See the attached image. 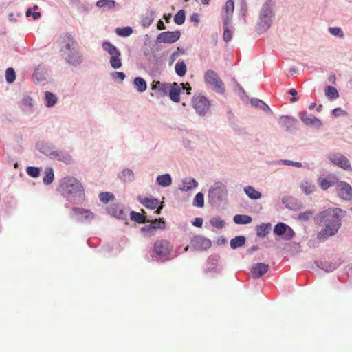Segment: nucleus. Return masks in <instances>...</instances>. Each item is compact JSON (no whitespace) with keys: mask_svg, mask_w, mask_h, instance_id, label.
I'll list each match as a JSON object with an SVG mask.
<instances>
[{"mask_svg":"<svg viewBox=\"0 0 352 352\" xmlns=\"http://www.w3.org/2000/svg\"><path fill=\"white\" fill-rule=\"evenodd\" d=\"M342 213V210L336 208L327 209L317 214L316 223L324 226V228L317 234L318 239L325 240L337 233L341 226Z\"/></svg>","mask_w":352,"mask_h":352,"instance_id":"nucleus-1","label":"nucleus"},{"mask_svg":"<svg viewBox=\"0 0 352 352\" xmlns=\"http://www.w3.org/2000/svg\"><path fill=\"white\" fill-rule=\"evenodd\" d=\"M61 190L67 194L75 195L83 192L81 183L74 177H64L60 184Z\"/></svg>","mask_w":352,"mask_h":352,"instance_id":"nucleus-2","label":"nucleus"},{"mask_svg":"<svg viewBox=\"0 0 352 352\" xmlns=\"http://www.w3.org/2000/svg\"><path fill=\"white\" fill-rule=\"evenodd\" d=\"M102 48L111 56V66L114 69H118L121 67V54L120 52L116 48V47L111 44L110 42L106 41L102 43Z\"/></svg>","mask_w":352,"mask_h":352,"instance_id":"nucleus-3","label":"nucleus"},{"mask_svg":"<svg viewBox=\"0 0 352 352\" xmlns=\"http://www.w3.org/2000/svg\"><path fill=\"white\" fill-rule=\"evenodd\" d=\"M272 11L267 8H263L258 22V30L261 32L267 30L272 22Z\"/></svg>","mask_w":352,"mask_h":352,"instance_id":"nucleus-4","label":"nucleus"},{"mask_svg":"<svg viewBox=\"0 0 352 352\" xmlns=\"http://www.w3.org/2000/svg\"><path fill=\"white\" fill-rule=\"evenodd\" d=\"M329 159L333 164L337 165L342 169L347 170H351L352 169L348 159L341 153H331L329 155Z\"/></svg>","mask_w":352,"mask_h":352,"instance_id":"nucleus-5","label":"nucleus"},{"mask_svg":"<svg viewBox=\"0 0 352 352\" xmlns=\"http://www.w3.org/2000/svg\"><path fill=\"white\" fill-rule=\"evenodd\" d=\"M173 249L170 242L166 240L156 241L153 245L154 252L160 256L168 255Z\"/></svg>","mask_w":352,"mask_h":352,"instance_id":"nucleus-6","label":"nucleus"},{"mask_svg":"<svg viewBox=\"0 0 352 352\" xmlns=\"http://www.w3.org/2000/svg\"><path fill=\"white\" fill-rule=\"evenodd\" d=\"M192 104L197 112L202 115L209 109L210 102L205 96H197L193 98Z\"/></svg>","mask_w":352,"mask_h":352,"instance_id":"nucleus-7","label":"nucleus"},{"mask_svg":"<svg viewBox=\"0 0 352 352\" xmlns=\"http://www.w3.org/2000/svg\"><path fill=\"white\" fill-rule=\"evenodd\" d=\"M180 35L179 31L164 32L157 36V40L160 43H173L179 40Z\"/></svg>","mask_w":352,"mask_h":352,"instance_id":"nucleus-8","label":"nucleus"},{"mask_svg":"<svg viewBox=\"0 0 352 352\" xmlns=\"http://www.w3.org/2000/svg\"><path fill=\"white\" fill-rule=\"evenodd\" d=\"M204 79L208 85L215 88H221L223 84L217 73L212 70H208L205 73Z\"/></svg>","mask_w":352,"mask_h":352,"instance_id":"nucleus-9","label":"nucleus"},{"mask_svg":"<svg viewBox=\"0 0 352 352\" xmlns=\"http://www.w3.org/2000/svg\"><path fill=\"white\" fill-rule=\"evenodd\" d=\"M337 192L342 199H352V187L348 183L343 182L339 183L337 186Z\"/></svg>","mask_w":352,"mask_h":352,"instance_id":"nucleus-10","label":"nucleus"},{"mask_svg":"<svg viewBox=\"0 0 352 352\" xmlns=\"http://www.w3.org/2000/svg\"><path fill=\"white\" fill-rule=\"evenodd\" d=\"M234 10V3L232 0H228L223 9H222V17L223 19V23L228 25L230 20L232 18L233 12Z\"/></svg>","mask_w":352,"mask_h":352,"instance_id":"nucleus-11","label":"nucleus"},{"mask_svg":"<svg viewBox=\"0 0 352 352\" xmlns=\"http://www.w3.org/2000/svg\"><path fill=\"white\" fill-rule=\"evenodd\" d=\"M269 265L263 263H258L251 268V274L254 278H258L267 272Z\"/></svg>","mask_w":352,"mask_h":352,"instance_id":"nucleus-12","label":"nucleus"},{"mask_svg":"<svg viewBox=\"0 0 352 352\" xmlns=\"http://www.w3.org/2000/svg\"><path fill=\"white\" fill-rule=\"evenodd\" d=\"M300 118L307 125L312 126L316 128H319L322 126V122L312 115H309L307 113H301Z\"/></svg>","mask_w":352,"mask_h":352,"instance_id":"nucleus-13","label":"nucleus"},{"mask_svg":"<svg viewBox=\"0 0 352 352\" xmlns=\"http://www.w3.org/2000/svg\"><path fill=\"white\" fill-rule=\"evenodd\" d=\"M72 217H77L79 220L92 219L94 214L90 210L80 208H74L72 209Z\"/></svg>","mask_w":352,"mask_h":352,"instance_id":"nucleus-14","label":"nucleus"},{"mask_svg":"<svg viewBox=\"0 0 352 352\" xmlns=\"http://www.w3.org/2000/svg\"><path fill=\"white\" fill-rule=\"evenodd\" d=\"M192 246L197 250H206L211 246V242L202 236H195L192 240Z\"/></svg>","mask_w":352,"mask_h":352,"instance_id":"nucleus-15","label":"nucleus"},{"mask_svg":"<svg viewBox=\"0 0 352 352\" xmlns=\"http://www.w3.org/2000/svg\"><path fill=\"white\" fill-rule=\"evenodd\" d=\"M108 213L116 218L120 219H126V212H125L119 205L113 204L108 208Z\"/></svg>","mask_w":352,"mask_h":352,"instance_id":"nucleus-16","label":"nucleus"},{"mask_svg":"<svg viewBox=\"0 0 352 352\" xmlns=\"http://www.w3.org/2000/svg\"><path fill=\"white\" fill-rule=\"evenodd\" d=\"M190 89H169V97L173 102L179 101V95L185 94L186 96L190 95Z\"/></svg>","mask_w":352,"mask_h":352,"instance_id":"nucleus-17","label":"nucleus"},{"mask_svg":"<svg viewBox=\"0 0 352 352\" xmlns=\"http://www.w3.org/2000/svg\"><path fill=\"white\" fill-rule=\"evenodd\" d=\"M139 201L141 204H142L145 207L149 209H155L157 208L159 201L157 199H149L147 197L141 198L139 197Z\"/></svg>","mask_w":352,"mask_h":352,"instance_id":"nucleus-18","label":"nucleus"},{"mask_svg":"<svg viewBox=\"0 0 352 352\" xmlns=\"http://www.w3.org/2000/svg\"><path fill=\"white\" fill-rule=\"evenodd\" d=\"M157 229H164L163 225L151 226L149 224L142 228V231L144 233L145 236L150 237L155 235V232Z\"/></svg>","mask_w":352,"mask_h":352,"instance_id":"nucleus-19","label":"nucleus"},{"mask_svg":"<svg viewBox=\"0 0 352 352\" xmlns=\"http://www.w3.org/2000/svg\"><path fill=\"white\" fill-rule=\"evenodd\" d=\"M244 192L251 199L256 200L259 199L262 197V194L260 192L256 190L254 188L251 186L245 187Z\"/></svg>","mask_w":352,"mask_h":352,"instance_id":"nucleus-20","label":"nucleus"},{"mask_svg":"<svg viewBox=\"0 0 352 352\" xmlns=\"http://www.w3.org/2000/svg\"><path fill=\"white\" fill-rule=\"evenodd\" d=\"M198 184L195 179H186L182 182V187L180 189L183 191H188L197 186Z\"/></svg>","mask_w":352,"mask_h":352,"instance_id":"nucleus-21","label":"nucleus"},{"mask_svg":"<svg viewBox=\"0 0 352 352\" xmlns=\"http://www.w3.org/2000/svg\"><path fill=\"white\" fill-rule=\"evenodd\" d=\"M157 182L160 186L167 187L171 185L172 179L169 174H164L157 177Z\"/></svg>","mask_w":352,"mask_h":352,"instance_id":"nucleus-22","label":"nucleus"},{"mask_svg":"<svg viewBox=\"0 0 352 352\" xmlns=\"http://www.w3.org/2000/svg\"><path fill=\"white\" fill-rule=\"evenodd\" d=\"M145 212L142 210V213H139L135 211L130 212L131 219L138 223H144L146 222V216L144 214Z\"/></svg>","mask_w":352,"mask_h":352,"instance_id":"nucleus-23","label":"nucleus"},{"mask_svg":"<svg viewBox=\"0 0 352 352\" xmlns=\"http://www.w3.org/2000/svg\"><path fill=\"white\" fill-rule=\"evenodd\" d=\"M67 61L69 63L73 65H77L81 63L82 56L78 52H72L71 54H69L67 57Z\"/></svg>","mask_w":352,"mask_h":352,"instance_id":"nucleus-24","label":"nucleus"},{"mask_svg":"<svg viewBox=\"0 0 352 352\" xmlns=\"http://www.w3.org/2000/svg\"><path fill=\"white\" fill-rule=\"evenodd\" d=\"M236 224H248L252 221V219L249 215L245 214H236L233 219Z\"/></svg>","mask_w":352,"mask_h":352,"instance_id":"nucleus-25","label":"nucleus"},{"mask_svg":"<svg viewBox=\"0 0 352 352\" xmlns=\"http://www.w3.org/2000/svg\"><path fill=\"white\" fill-rule=\"evenodd\" d=\"M287 229H289V232L293 233L292 230L290 229L286 224L283 223H279L274 227V232L278 236H282L286 232Z\"/></svg>","mask_w":352,"mask_h":352,"instance_id":"nucleus-26","label":"nucleus"},{"mask_svg":"<svg viewBox=\"0 0 352 352\" xmlns=\"http://www.w3.org/2000/svg\"><path fill=\"white\" fill-rule=\"evenodd\" d=\"M63 41L65 43L66 48L71 51L74 50L77 45V43L70 34H66L63 38Z\"/></svg>","mask_w":352,"mask_h":352,"instance_id":"nucleus-27","label":"nucleus"},{"mask_svg":"<svg viewBox=\"0 0 352 352\" xmlns=\"http://www.w3.org/2000/svg\"><path fill=\"white\" fill-rule=\"evenodd\" d=\"M45 100L46 103V106L48 107L54 106L56 102H57V98L56 96L50 92V91H45Z\"/></svg>","mask_w":352,"mask_h":352,"instance_id":"nucleus-28","label":"nucleus"},{"mask_svg":"<svg viewBox=\"0 0 352 352\" xmlns=\"http://www.w3.org/2000/svg\"><path fill=\"white\" fill-rule=\"evenodd\" d=\"M245 243V238L243 236H236L230 241V246L233 249L241 247Z\"/></svg>","mask_w":352,"mask_h":352,"instance_id":"nucleus-29","label":"nucleus"},{"mask_svg":"<svg viewBox=\"0 0 352 352\" xmlns=\"http://www.w3.org/2000/svg\"><path fill=\"white\" fill-rule=\"evenodd\" d=\"M271 229L270 224H261L257 227V234L259 236L265 237Z\"/></svg>","mask_w":352,"mask_h":352,"instance_id":"nucleus-30","label":"nucleus"},{"mask_svg":"<svg viewBox=\"0 0 352 352\" xmlns=\"http://www.w3.org/2000/svg\"><path fill=\"white\" fill-rule=\"evenodd\" d=\"M294 120L289 116H282L280 118L278 122L282 126H285L286 129L292 126Z\"/></svg>","mask_w":352,"mask_h":352,"instance_id":"nucleus-31","label":"nucleus"},{"mask_svg":"<svg viewBox=\"0 0 352 352\" xmlns=\"http://www.w3.org/2000/svg\"><path fill=\"white\" fill-rule=\"evenodd\" d=\"M116 32L120 36L126 37L132 34L133 30L131 27L118 28L116 30Z\"/></svg>","mask_w":352,"mask_h":352,"instance_id":"nucleus-32","label":"nucleus"},{"mask_svg":"<svg viewBox=\"0 0 352 352\" xmlns=\"http://www.w3.org/2000/svg\"><path fill=\"white\" fill-rule=\"evenodd\" d=\"M45 175L43 177V182L45 184H51L54 179L53 169L50 167L45 168Z\"/></svg>","mask_w":352,"mask_h":352,"instance_id":"nucleus-33","label":"nucleus"},{"mask_svg":"<svg viewBox=\"0 0 352 352\" xmlns=\"http://www.w3.org/2000/svg\"><path fill=\"white\" fill-rule=\"evenodd\" d=\"M300 188L302 189V190L306 194V195H309L311 194V192H313L315 190V186L313 185L311 183L309 182H303L301 186H300Z\"/></svg>","mask_w":352,"mask_h":352,"instance_id":"nucleus-34","label":"nucleus"},{"mask_svg":"<svg viewBox=\"0 0 352 352\" xmlns=\"http://www.w3.org/2000/svg\"><path fill=\"white\" fill-rule=\"evenodd\" d=\"M185 12L183 10H180L177 12L174 17V21L177 25H182L185 22Z\"/></svg>","mask_w":352,"mask_h":352,"instance_id":"nucleus-35","label":"nucleus"},{"mask_svg":"<svg viewBox=\"0 0 352 352\" xmlns=\"http://www.w3.org/2000/svg\"><path fill=\"white\" fill-rule=\"evenodd\" d=\"M175 72L179 76H183L186 73V65L184 62L177 63L175 65Z\"/></svg>","mask_w":352,"mask_h":352,"instance_id":"nucleus-36","label":"nucleus"},{"mask_svg":"<svg viewBox=\"0 0 352 352\" xmlns=\"http://www.w3.org/2000/svg\"><path fill=\"white\" fill-rule=\"evenodd\" d=\"M96 6L99 8L108 7L111 8L115 6V1L113 0H99L97 1Z\"/></svg>","mask_w":352,"mask_h":352,"instance_id":"nucleus-37","label":"nucleus"},{"mask_svg":"<svg viewBox=\"0 0 352 352\" xmlns=\"http://www.w3.org/2000/svg\"><path fill=\"white\" fill-rule=\"evenodd\" d=\"M193 205L198 208L204 207V195L201 192H199L196 195L195 198L194 199Z\"/></svg>","mask_w":352,"mask_h":352,"instance_id":"nucleus-38","label":"nucleus"},{"mask_svg":"<svg viewBox=\"0 0 352 352\" xmlns=\"http://www.w3.org/2000/svg\"><path fill=\"white\" fill-rule=\"evenodd\" d=\"M6 78L8 82H12L16 78V74L14 70L10 67L6 69Z\"/></svg>","mask_w":352,"mask_h":352,"instance_id":"nucleus-39","label":"nucleus"},{"mask_svg":"<svg viewBox=\"0 0 352 352\" xmlns=\"http://www.w3.org/2000/svg\"><path fill=\"white\" fill-rule=\"evenodd\" d=\"M232 32L228 28V25L223 23V38L226 42H228L232 39Z\"/></svg>","mask_w":352,"mask_h":352,"instance_id":"nucleus-40","label":"nucleus"},{"mask_svg":"<svg viewBox=\"0 0 352 352\" xmlns=\"http://www.w3.org/2000/svg\"><path fill=\"white\" fill-rule=\"evenodd\" d=\"M99 197L100 200L105 204L114 199L113 195L109 192H102L100 194Z\"/></svg>","mask_w":352,"mask_h":352,"instance_id":"nucleus-41","label":"nucleus"},{"mask_svg":"<svg viewBox=\"0 0 352 352\" xmlns=\"http://www.w3.org/2000/svg\"><path fill=\"white\" fill-rule=\"evenodd\" d=\"M121 179L124 181H131L133 179V173L130 169H125L122 171Z\"/></svg>","mask_w":352,"mask_h":352,"instance_id":"nucleus-42","label":"nucleus"},{"mask_svg":"<svg viewBox=\"0 0 352 352\" xmlns=\"http://www.w3.org/2000/svg\"><path fill=\"white\" fill-rule=\"evenodd\" d=\"M23 106L24 111H31L33 107L32 99L30 97H25L23 100Z\"/></svg>","mask_w":352,"mask_h":352,"instance_id":"nucleus-43","label":"nucleus"},{"mask_svg":"<svg viewBox=\"0 0 352 352\" xmlns=\"http://www.w3.org/2000/svg\"><path fill=\"white\" fill-rule=\"evenodd\" d=\"M329 32L333 36H337L340 38L344 37V33L341 28L338 27H331L329 28Z\"/></svg>","mask_w":352,"mask_h":352,"instance_id":"nucleus-44","label":"nucleus"},{"mask_svg":"<svg viewBox=\"0 0 352 352\" xmlns=\"http://www.w3.org/2000/svg\"><path fill=\"white\" fill-rule=\"evenodd\" d=\"M27 173L32 177H37L40 174V169L37 167L30 166L27 168Z\"/></svg>","mask_w":352,"mask_h":352,"instance_id":"nucleus-45","label":"nucleus"},{"mask_svg":"<svg viewBox=\"0 0 352 352\" xmlns=\"http://www.w3.org/2000/svg\"><path fill=\"white\" fill-rule=\"evenodd\" d=\"M210 223L214 227L219 228H223L225 225V222L222 219H221L219 217H214L210 221Z\"/></svg>","mask_w":352,"mask_h":352,"instance_id":"nucleus-46","label":"nucleus"},{"mask_svg":"<svg viewBox=\"0 0 352 352\" xmlns=\"http://www.w3.org/2000/svg\"><path fill=\"white\" fill-rule=\"evenodd\" d=\"M314 214V212L311 210H307L303 212H301L298 214V219L306 221H307Z\"/></svg>","mask_w":352,"mask_h":352,"instance_id":"nucleus-47","label":"nucleus"},{"mask_svg":"<svg viewBox=\"0 0 352 352\" xmlns=\"http://www.w3.org/2000/svg\"><path fill=\"white\" fill-rule=\"evenodd\" d=\"M325 95L331 100L336 99L339 97L338 89H326Z\"/></svg>","mask_w":352,"mask_h":352,"instance_id":"nucleus-48","label":"nucleus"},{"mask_svg":"<svg viewBox=\"0 0 352 352\" xmlns=\"http://www.w3.org/2000/svg\"><path fill=\"white\" fill-rule=\"evenodd\" d=\"M134 85L138 88H147L146 81L141 77H137L135 78Z\"/></svg>","mask_w":352,"mask_h":352,"instance_id":"nucleus-49","label":"nucleus"},{"mask_svg":"<svg viewBox=\"0 0 352 352\" xmlns=\"http://www.w3.org/2000/svg\"><path fill=\"white\" fill-rule=\"evenodd\" d=\"M153 21V19L151 16H144L142 20V23L144 27H148Z\"/></svg>","mask_w":352,"mask_h":352,"instance_id":"nucleus-50","label":"nucleus"},{"mask_svg":"<svg viewBox=\"0 0 352 352\" xmlns=\"http://www.w3.org/2000/svg\"><path fill=\"white\" fill-rule=\"evenodd\" d=\"M147 222H150V221H146ZM151 226H164V229L165 228V221L162 219H155L153 221H151Z\"/></svg>","mask_w":352,"mask_h":352,"instance_id":"nucleus-51","label":"nucleus"},{"mask_svg":"<svg viewBox=\"0 0 352 352\" xmlns=\"http://www.w3.org/2000/svg\"><path fill=\"white\" fill-rule=\"evenodd\" d=\"M347 113L346 111H345L344 110H342V109L340 108H336L333 109V115L335 116V117H338L340 116H342V115H346Z\"/></svg>","mask_w":352,"mask_h":352,"instance_id":"nucleus-52","label":"nucleus"},{"mask_svg":"<svg viewBox=\"0 0 352 352\" xmlns=\"http://www.w3.org/2000/svg\"><path fill=\"white\" fill-rule=\"evenodd\" d=\"M250 102L253 106L260 108V107L263 105L264 102L257 98H252Z\"/></svg>","mask_w":352,"mask_h":352,"instance_id":"nucleus-53","label":"nucleus"},{"mask_svg":"<svg viewBox=\"0 0 352 352\" xmlns=\"http://www.w3.org/2000/svg\"><path fill=\"white\" fill-rule=\"evenodd\" d=\"M320 185L322 190H326L330 186V183L327 179H324L321 181Z\"/></svg>","mask_w":352,"mask_h":352,"instance_id":"nucleus-54","label":"nucleus"},{"mask_svg":"<svg viewBox=\"0 0 352 352\" xmlns=\"http://www.w3.org/2000/svg\"><path fill=\"white\" fill-rule=\"evenodd\" d=\"M113 76L115 79L120 78L123 80L125 78V74L123 72H116L113 74Z\"/></svg>","mask_w":352,"mask_h":352,"instance_id":"nucleus-55","label":"nucleus"},{"mask_svg":"<svg viewBox=\"0 0 352 352\" xmlns=\"http://www.w3.org/2000/svg\"><path fill=\"white\" fill-rule=\"evenodd\" d=\"M284 164L287 165H293L296 167H302V164L300 162H294L293 161L285 160L284 161Z\"/></svg>","mask_w":352,"mask_h":352,"instance_id":"nucleus-56","label":"nucleus"},{"mask_svg":"<svg viewBox=\"0 0 352 352\" xmlns=\"http://www.w3.org/2000/svg\"><path fill=\"white\" fill-rule=\"evenodd\" d=\"M164 85V83H161L159 80H153L151 88H162Z\"/></svg>","mask_w":352,"mask_h":352,"instance_id":"nucleus-57","label":"nucleus"},{"mask_svg":"<svg viewBox=\"0 0 352 352\" xmlns=\"http://www.w3.org/2000/svg\"><path fill=\"white\" fill-rule=\"evenodd\" d=\"M179 50L180 49L178 47L177 51H175V52H173L170 56V60L172 62H174L179 56L180 53H179Z\"/></svg>","mask_w":352,"mask_h":352,"instance_id":"nucleus-58","label":"nucleus"},{"mask_svg":"<svg viewBox=\"0 0 352 352\" xmlns=\"http://www.w3.org/2000/svg\"><path fill=\"white\" fill-rule=\"evenodd\" d=\"M162 88H179L177 83L174 82L173 83H164V87Z\"/></svg>","mask_w":352,"mask_h":352,"instance_id":"nucleus-59","label":"nucleus"},{"mask_svg":"<svg viewBox=\"0 0 352 352\" xmlns=\"http://www.w3.org/2000/svg\"><path fill=\"white\" fill-rule=\"evenodd\" d=\"M203 224V219L201 218H196L193 222V225L196 227H201Z\"/></svg>","mask_w":352,"mask_h":352,"instance_id":"nucleus-60","label":"nucleus"},{"mask_svg":"<svg viewBox=\"0 0 352 352\" xmlns=\"http://www.w3.org/2000/svg\"><path fill=\"white\" fill-rule=\"evenodd\" d=\"M157 29L160 30H165L166 26L162 20H160L157 24Z\"/></svg>","mask_w":352,"mask_h":352,"instance_id":"nucleus-61","label":"nucleus"},{"mask_svg":"<svg viewBox=\"0 0 352 352\" xmlns=\"http://www.w3.org/2000/svg\"><path fill=\"white\" fill-rule=\"evenodd\" d=\"M260 108L262 109L263 111H265L267 113H272L270 108L265 102H263V105L260 107Z\"/></svg>","mask_w":352,"mask_h":352,"instance_id":"nucleus-62","label":"nucleus"},{"mask_svg":"<svg viewBox=\"0 0 352 352\" xmlns=\"http://www.w3.org/2000/svg\"><path fill=\"white\" fill-rule=\"evenodd\" d=\"M190 20L192 22L199 23V15L196 13L193 14L190 17Z\"/></svg>","mask_w":352,"mask_h":352,"instance_id":"nucleus-63","label":"nucleus"},{"mask_svg":"<svg viewBox=\"0 0 352 352\" xmlns=\"http://www.w3.org/2000/svg\"><path fill=\"white\" fill-rule=\"evenodd\" d=\"M32 17L34 20L38 19L41 17V13L38 12H34L32 13Z\"/></svg>","mask_w":352,"mask_h":352,"instance_id":"nucleus-64","label":"nucleus"}]
</instances>
